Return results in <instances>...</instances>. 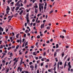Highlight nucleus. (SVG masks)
I'll list each match as a JSON object with an SVG mask.
<instances>
[{"instance_id":"3","label":"nucleus","mask_w":73,"mask_h":73,"mask_svg":"<svg viewBox=\"0 0 73 73\" xmlns=\"http://www.w3.org/2000/svg\"><path fill=\"white\" fill-rule=\"evenodd\" d=\"M30 68L31 69V70L33 71V69H34V66L33 65H31L30 66Z\"/></svg>"},{"instance_id":"46","label":"nucleus","mask_w":73,"mask_h":73,"mask_svg":"<svg viewBox=\"0 0 73 73\" xmlns=\"http://www.w3.org/2000/svg\"><path fill=\"white\" fill-rule=\"evenodd\" d=\"M67 65H66V61L65 63L64 64V66H66Z\"/></svg>"},{"instance_id":"14","label":"nucleus","mask_w":73,"mask_h":73,"mask_svg":"<svg viewBox=\"0 0 73 73\" xmlns=\"http://www.w3.org/2000/svg\"><path fill=\"white\" fill-rule=\"evenodd\" d=\"M15 8V7H13V8L11 9V11L12 12H14V9Z\"/></svg>"},{"instance_id":"60","label":"nucleus","mask_w":73,"mask_h":73,"mask_svg":"<svg viewBox=\"0 0 73 73\" xmlns=\"http://www.w3.org/2000/svg\"><path fill=\"white\" fill-rule=\"evenodd\" d=\"M43 65H44V64L42 63L40 64V66H43Z\"/></svg>"},{"instance_id":"54","label":"nucleus","mask_w":73,"mask_h":73,"mask_svg":"<svg viewBox=\"0 0 73 73\" xmlns=\"http://www.w3.org/2000/svg\"><path fill=\"white\" fill-rule=\"evenodd\" d=\"M7 3L8 4H9L10 3V1H7Z\"/></svg>"},{"instance_id":"43","label":"nucleus","mask_w":73,"mask_h":73,"mask_svg":"<svg viewBox=\"0 0 73 73\" xmlns=\"http://www.w3.org/2000/svg\"><path fill=\"white\" fill-rule=\"evenodd\" d=\"M14 4V2H13L10 3V4L11 5H12V4L13 5Z\"/></svg>"},{"instance_id":"13","label":"nucleus","mask_w":73,"mask_h":73,"mask_svg":"<svg viewBox=\"0 0 73 73\" xmlns=\"http://www.w3.org/2000/svg\"><path fill=\"white\" fill-rule=\"evenodd\" d=\"M44 59H46V58H43L41 59V60L42 61H44Z\"/></svg>"},{"instance_id":"34","label":"nucleus","mask_w":73,"mask_h":73,"mask_svg":"<svg viewBox=\"0 0 73 73\" xmlns=\"http://www.w3.org/2000/svg\"><path fill=\"white\" fill-rule=\"evenodd\" d=\"M32 64H33V63L32 62H30L29 63V64L30 65H32Z\"/></svg>"},{"instance_id":"16","label":"nucleus","mask_w":73,"mask_h":73,"mask_svg":"<svg viewBox=\"0 0 73 73\" xmlns=\"http://www.w3.org/2000/svg\"><path fill=\"white\" fill-rule=\"evenodd\" d=\"M27 0H25L24 1V2L23 3V4H25L27 3Z\"/></svg>"},{"instance_id":"33","label":"nucleus","mask_w":73,"mask_h":73,"mask_svg":"<svg viewBox=\"0 0 73 73\" xmlns=\"http://www.w3.org/2000/svg\"><path fill=\"white\" fill-rule=\"evenodd\" d=\"M33 55H34V56H36V54H35V52H34L33 53Z\"/></svg>"},{"instance_id":"23","label":"nucleus","mask_w":73,"mask_h":73,"mask_svg":"<svg viewBox=\"0 0 73 73\" xmlns=\"http://www.w3.org/2000/svg\"><path fill=\"white\" fill-rule=\"evenodd\" d=\"M3 5H4L5 4V0H3Z\"/></svg>"},{"instance_id":"50","label":"nucleus","mask_w":73,"mask_h":73,"mask_svg":"<svg viewBox=\"0 0 73 73\" xmlns=\"http://www.w3.org/2000/svg\"><path fill=\"white\" fill-rule=\"evenodd\" d=\"M68 66H69V68H70V69L71 68H72V66H71V65H70Z\"/></svg>"},{"instance_id":"19","label":"nucleus","mask_w":73,"mask_h":73,"mask_svg":"<svg viewBox=\"0 0 73 73\" xmlns=\"http://www.w3.org/2000/svg\"><path fill=\"white\" fill-rule=\"evenodd\" d=\"M56 54H57V52H54V57H56Z\"/></svg>"},{"instance_id":"36","label":"nucleus","mask_w":73,"mask_h":73,"mask_svg":"<svg viewBox=\"0 0 73 73\" xmlns=\"http://www.w3.org/2000/svg\"><path fill=\"white\" fill-rule=\"evenodd\" d=\"M19 46L17 45L16 47V49H18V48H19Z\"/></svg>"},{"instance_id":"18","label":"nucleus","mask_w":73,"mask_h":73,"mask_svg":"<svg viewBox=\"0 0 73 73\" xmlns=\"http://www.w3.org/2000/svg\"><path fill=\"white\" fill-rule=\"evenodd\" d=\"M0 30H1L2 32H3V29L1 27H0Z\"/></svg>"},{"instance_id":"17","label":"nucleus","mask_w":73,"mask_h":73,"mask_svg":"<svg viewBox=\"0 0 73 73\" xmlns=\"http://www.w3.org/2000/svg\"><path fill=\"white\" fill-rule=\"evenodd\" d=\"M46 29H50V26L47 27H46Z\"/></svg>"},{"instance_id":"56","label":"nucleus","mask_w":73,"mask_h":73,"mask_svg":"<svg viewBox=\"0 0 73 73\" xmlns=\"http://www.w3.org/2000/svg\"><path fill=\"white\" fill-rule=\"evenodd\" d=\"M24 37H25V38L26 37V34H24Z\"/></svg>"},{"instance_id":"10","label":"nucleus","mask_w":73,"mask_h":73,"mask_svg":"<svg viewBox=\"0 0 73 73\" xmlns=\"http://www.w3.org/2000/svg\"><path fill=\"white\" fill-rule=\"evenodd\" d=\"M23 13V10H21V12L19 13L20 15H21V14H22V13Z\"/></svg>"},{"instance_id":"21","label":"nucleus","mask_w":73,"mask_h":73,"mask_svg":"<svg viewBox=\"0 0 73 73\" xmlns=\"http://www.w3.org/2000/svg\"><path fill=\"white\" fill-rule=\"evenodd\" d=\"M58 48V44H56V48Z\"/></svg>"},{"instance_id":"2","label":"nucleus","mask_w":73,"mask_h":73,"mask_svg":"<svg viewBox=\"0 0 73 73\" xmlns=\"http://www.w3.org/2000/svg\"><path fill=\"white\" fill-rule=\"evenodd\" d=\"M19 69L20 70V72H22V70H23V68H21L19 66L17 69V71L19 72Z\"/></svg>"},{"instance_id":"63","label":"nucleus","mask_w":73,"mask_h":73,"mask_svg":"<svg viewBox=\"0 0 73 73\" xmlns=\"http://www.w3.org/2000/svg\"><path fill=\"white\" fill-rule=\"evenodd\" d=\"M17 51V50H16V49H15L14 50V52H16Z\"/></svg>"},{"instance_id":"37","label":"nucleus","mask_w":73,"mask_h":73,"mask_svg":"<svg viewBox=\"0 0 73 73\" xmlns=\"http://www.w3.org/2000/svg\"><path fill=\"white\" fill-rule=\"evenodd\" d=\"M9 11L8 10H7V11H6L7 14H8V13H9Z\"/></svg>"},{"instance_id":"40","label":"nucleus","mask_w":73,"mask_h":73,"mask_svg":"<svg viewBox=\"0 0 73 73\" xmlns=\"http://www.w3.org/2000/svg\"><path fill=\"white\" fill-rule=\"evenodd\" d=\"M45 68H48V65H46L45 66Z\"/></svg>"},{"instance_id":"32","label":"nucleus","mask_w":73,"mask_h":73,"mask_svg":"<svg viewBox=\"0 0 73 73\" xmlns=\"http://www.w3.org/2000/svg\"><path fill=\"white\" fill-rule=\"evenodd\" d=\"M17 42L18 43L20 42V40L19 39H17Z\"/></svg>"},{"instance_id":"22","label":"nucleus","mask_w":73,"mask_h":73,"mask_svg":"<svg viewBox=\"0 0 73 73\" xmlns=\"http://www.w3.org/2000/svg\"><path fill=\"white\" fill-rule=\"evenodd\" d=\"M49 59H47L45 61V62H49Z\"/></svg>"},{"instance_id":"44","label":"nucleus","mask_w":73,"mask_h":73,"mask_svg":"<svg viewBox=\"0 0 73 73\" xmlns=\"http://www.w3.org/2000/svg\"><path fill=\"white\" fill-rule=\"evenodd\" d=\"M21 58V59L20 62H22L23 60V58L21 59V58Z\"/></svg>"},{"instance_id":"11","label":"nucleus","mask_w":73,"mask_h":73,"mask_svg":"<svg viewBox=\"0 0 73 73\" xmlns=\"http://www.w3.org/2000/svg\"><path fill=\"white\" fill-rule=\"evenodd\" d=\"M35 69H37V65L36 64H35Z\"/></svg>"},{"instance_id":"62","label":"nucleus","mask_w":73,"mask_h":73,"mask_svg":"<svg viewBox=\"0 0 73 73\" xmlns=\"http://www.w3.org/2000/svg\"><path fill=\"white\" fill-rule=\"evenodd\" d=\"M50 41L51 42H53V39H51L50 40Z\"/></svg>"},{"instance_id":"52","label":"nucleus","mask_w":73,"mask_h":73,"mask_svg":"<svg viewBox=\"0 0 73 73\" xmlns=\"http://www.w3.org/2000/svg\"><path fill=\"white\" fill-rule=\"evenodd\" d=\"M56 67H55L53 69V70H54V72L56 71Z\"/></svg>"},{"instance_id":"42","label":"nucleus","mask_w":73,"mask_h":73,"mask_svg":"<svg viewBox=\"0 0 73 73\" xmlns=\"http://www.w3.org/2000/svg\"><path fill=\"white\" fill-rule=\"evenodd\" d=\"M23 5H23V3H21V5L20 6L21 7H23Z\"/></svg>"},{"instance_id":"47","label":"nucleus","mask_w":73,"mask_h":73,"mask_svg":"<svg viewBox=\"0 0 73 73\" xmlns=\"http://www.w3.org/2000/svg\"><path fill=\"white\" fill-rule=\"evenodd\" d=\"M68 66H69L70 65H70V62H69L68 63Z\"/></svg>"},{"instance_id":"27","label":"nucleus","mask_w":73,"mask_h":73,"mask_svg":"<svg viewBox=\"0 0 73 73\" xmlns=\"http://www.w3.org/2000/svg\"><path fill=\"white\" fill-rule=\"evenodd\" d=\"M19 34H17L16 35V37H17V38H19Z\"/></svg>"},{"instance_id":"45","label":"nucleus","mask_w":73,"mask_h":73,"mask_svg":"<svg viewBox=\"0 0 73 73\" xmlns=\"http://www.w3.org/2000/svg\"><path fill=\"white\" fill-rule=\"evenodd\" d=\"M24 65L25 68H27V65H26V64H24Z\"/></svg>"},{"instance_id":"6","label":"nucleus","mask_w":73,"mask_h":73,"mask_svg":"<svg viewBox=\"0 0 73 73\" xmlns=\"http://www.w3.org/2000/svg\"><path fill=\"white\" fill-rule=\"evenodd\" d=\"M44 24H45L44 23H43V24H42L41 26H40V28L42 29V28H44Z\"/></svg>"},{"instance_id":"30","label":"nucleus","mask_w":73,"mask_h":73,"mask_svg":"<svg viewBox=\"0 0 73 73\" xmlns=\"http://www.w3.org/2000/svg\"><path fill=\"white\" fill-rule=\"evenodd\" d=\"M38 45V42H37L36 43V46H37Z\"/></svg>"},{"instance_id":"20","label":"nucleus","mask_w":73,"mask_h":73,"mask_svg":"<svg viewBox=\"0 0 73 73\" xmlns=\"http://www.w3.org/2000/svg\"><path fill=\"white\" fill-rule=\"evenodd\" d=\"M59 63H60V62H59L58 63V64H57L58 69L59 68Z\"/></svg>"},{"instance_id":"35","label":"nucleus","mask_w":73,"mask_h":73,"mask_svg":"<svg viewBox=\"0 0 73 73\" xmlns=\"http://www.w3.org/2000/svg\"><path fill=\"white\" fill-rule=\"evenodd\" d=\"M55 60H56V62H57L58 61V60L57 59V58H55Z\"/></svg>"},{"instance_id":"28","label":"nucleus","mask_w":73,"mask_h":73,"mask_svg":"<svg viewBox=\"0 0 73 73\" xmlns=\"http://www.w3.org/2000/svg\"><path fill=\"white\" fill-rule=\"evenodd\" d=\"M11 48L12 47H9L7 48V49L9 50H10V49H11Z\"/></svg>"},{"instance_id":"58","label":"nucleus","mask_w":73,"mask_h":73,"mask_svg":"<svg viewBox=\"0 0 73 73\" xmlns=\"http://www.w3.org/2000/svg\"><path fill=\"white\" fill-rule=\"evenodd\" d=\"M46 54V52H45L44 53H43V56H45Z\"/></svg>"},{"instance_id":"48","label":"nucleus","mask_w":73,"mask_h":73,"mask_svg":"<svg viewBox=\"0 0 73 73\" xmlns=\"http://www.w3.org/2000/svg\"><path fill=\"white\" fill-rule=\"evenodd\" d=\"M26 17H28L29 16V13H28L26 15Z\"/></svg>"},{"instance_id":"39","label":"nucleus","mask_w":73,"mask_h":73,"mask_svg":"<svg viewBox=\"0 0 73 73\" xmlns=\"http://www.w3.org/2000/svg\"><path fill=\"white\" fill-rule=\"evenodd\" d=\"M40 38V36L39 35H38L37 36V38Z\"/></svg>"},{"instance_id":"51","label":"nucleus","mask_w":73,"mask_h":73,"mask_svg":"<svg viewBox=\"0 0 73 73\" xmlns=\"http://www.w3.org/2000/svg\"><path fill=\"white\" fill-rule=\"evenodd\" d=\"M41 8H42V11H43V9L44 8V7H43V6H42L41 7Z\"/></svg>"},{"instance_id":"41","label":"nucleus","mask_w":73,"mask_h":73,"mask_svg":"<svg viewBox=\"0 0 73 73\" xmlns=\"http://www.w3.org/2000/svg\"><path fill=\"white\" fill-rule=\"evenodd\" d=\"M42 19V16H41L39 18V19L40 20H41V19Z\"/></svg>"},{"instance_id":"24","label":"nucleus","mask_w":73,"mask_h":73,"mask_svg":"<svg viewBox=\"0 0 73 73\" xmlns=\"http://www.w3.org/2000/svg\"><path fill=\"white\" fill-rule=\"evenodd\" d=\"M19 9V7H16V8L15 9L16 11H18V9Z\"/></svg>"},{"instance_id":"1","label":"nucleus","mask_w":73,"mask_h":73,"mask_svg":"<svg viewBox=\"0 0 73 73\" xmlns=\"http://www.w3.org/2000/svg\"><path fill=\"white\" fill-rule=\"evenodd\" d=\"M28 42H25V41L22 45V47H24V45H25V46H27V45H28Z\"/></svg>"},{"instance_id":"5","label":"nucleus","mask_w":73,"mask_h":73,"mask_svg":"<svg viewBox=\"0 0 73 73\" xmlns=\"http://www.w3.org/2000/svg\"><path fill=\"white\" fill-rule=\"evenodd\" d=\"M16 5L19 7H20L21 6L20 5V2L19 1H18L17 3L16 4Z\"/></svg>"},{"instance_id":"29","label":"nucleus","mask_w":73,"mask_h":73,"mask_svg":"<svg viewBox=\"0 0 73 73\" xmlns=\"http://www.w3.org/2000/svg\"><path fill=\"white\" fill-rule=\"evenodd\" d=\"M2 48H3V45H1L0 46V49H2Z\"/></svg>"},{"instance_id":"61","label":"nucleus","mask_w":73,"mask_h":73,"mask_svg":"<svg viewBox=\"0 0 73 73\" xmlns=\"http://www.w3.org/2000/svg\"><path fill=\"white\" fill-rule=\"evenodd\" d=\"M73 69H71V70H70V72H73Z\"/></svg>"},{"instance_id":"12","label":"nucleus","mask_w":73,"mask_h":73,"mask_svg":"<svg viewBox=\"0 0 73 73\" xmlns=\"http://www.w3.org/2000/svg\"><path fill=\"white\" fill-rule=\"evenodd\" d=\"M64 52H63L62 53V57H64Z\"/></svg>"},{"instance_id":"64","label":"nucleus","mask_w":73,"mask_h":73,"mask_svg":"<svg viewBox=\"0 0 73 73\" xmlns=\"http://www.w3.org/2000/svg\"><path fill=\"white\" fill-rule=\"evenodd\" d=\"M56 52H58L59 51H60V49H58L56 50Z\"/></svg>"},{"instance_id":"53","label":"nucleus","mask_w":73,"mask_h":73,"mask_svg":"<svg viewBox=\"0 0 73 73\" xmlns=\"http://www.w3.org/2000/svg\"><path fill=\"white\" fill-rule=\"evenodd\" d=\"M63 31L64 32H65V33H66V30H63Z\"/></svg>"},{"instance_id":"26","label":"nucleus","mask_w":73,"mask_h":73,"mask_svg":"<svg viewBox=\"0 0 73 73\" xmlns=\"http://www.w3.org/2000/svg\"><path fill=\"white\" fill-rule=\"evenodd\" d=\"M59 64L60 65H62V62H60Z\"/></svg>"},{"instance_id":"59","label":"nucleus","mask_w":73,"mask_h":73,"mask_svg":"<svg viewBox=\"0 0 73 73\" xmlns=\"http://www.w3.org/2000/svg\"><path fill=\"white\" fill-rule=\"evenodd\" d=\"M2 62H3L4 63V64H5V61L4 60H3L2 61Z\"/></svg>"},{"instance_id":"9","label":"nucleus","mask_w":73,"mask_h":73,"mask_svg":"<svg viewBox=\"0 0 73 73\" xmlns=\"http://www.w3.org/2000/svg\"><path fill=\"white\" fill-rule=\"evenodd\" d=\"M13 15H12V16H9L8 17V19H9V18H10V17H11L10 18H11V19H12V17H13Z\"/></svg>"},{"instance_id":"25","label":"nucleus","mask_w":73,"mask_h":73,"mask_svg":"<svg viewBox=\"0 0 73 73\" xmlns=\"http://www.w3.org/2000/svg\"><path fill=\"white\" fill-rule=\"evenodd\" d=\"M7 8L6 9L7 10H10V9H9V6H7Z\"/></svg>"},{"instance_id":"49","label":"nucleus","mask_w":73,"mask_h":73,"mask_svg":"<svg viewBox=\"0 0 73 73\" xmlns=\"http://www.w3.org/2000/svg\"><path fill=\"white\" fill-rule=\"evenodd\" d=\"M52 13H53V11L52 10L49 13H50V14Z\"/></svg>"},{"instance_id":"31","label":"nucleus","mask_w":73,"mask_h":73,"mask_svg":"<svg viewBox=\"0 0 73 73\" xmlns=\"http://www.w3.org/2000/svg\"><path fill=\"white\" fill-rule=\"evenodd\" d=\"M36 73H40V71L39 70H37L36 71Z\"/></svg>"},{"instance_id":"8","label":"nucleus","mask_w":73,"mask_h":73,"mask_svg":"<svg viewBox=\"0 0 73 73\" xmlns=\"http://www.w3.org/2000/svg\"><path fill=\"white\" fill-rule=\"evenodd\" d=\"M25 32L26 33H29V31L28 29H27L25 31Z\"/></svg>"},{"instance_id":"57","label":"nucleus","mask_w":73,"mask_h":73,"mask_svg":"<svg viewBox=\"0 0 73 73\" xmlns=\"http://www.w3.org/2000/svg\"><path fill=\"white\" fill-rule=\"evenodd\" d=\"M42 58V56H39V59H41V58Z\"/></svg>"},{"instance_id":"55","label":"nucleus","mask_w":73,"mask_h":73,"mask_svg":"<svg viewBox=\"0 0 73 73\" xmlns=\"http://www.w3.org/2000/svg\"><path fill=\"white\" fill-rule=\"evenodd\" d=\"M29 19V18L28 17H26V20Z\"/></svg>"},{"instance_id":"15","label":"nucleus","mask_w":73,"mask_h":73,"mask_svg":"<svg viewBox=\"0 0 73 73\" xmlns=\"http://www.w3.org/2000/svg\"><path fill=\"white\" fill-rule=\"evenodd\" d=\"M13 54L12 53V52H11L10 54V56H9V57H12L13 56Z\"/></svg>"},{"instance_id":"7","label":"nucleus","mask_w":73,"mask_h":73,"mask_svg":"<svg viewBox=\"0 0 73 73\" xmlns=\"http://www.w3.org/2000/svg\"><path fill=\"white\" fill-rule=\"evenodd\" d=\"M38 11V10L37 9H36V8H35V13H37Z\"/></svg>"},{"instance_id":"38","label":"nucleus","mask_w":73,"mask_h":73,"mask_svg":"<svg viewBox=\"0 0 73 73\" xmlns=\"http://www.w3.org/2000/svg\"><path fill=\"white\" fill-rule=\"evenodd\" d=\"M34 7H35V8H38V6H37V5H36L34 6Z\"/></svg>"},{"instance_id":"4","label":"nucleus","mask_w":73,"mask_h":73,"mask_svg":"<svg viewBox=\"0 0 73 73\" xmlns=\"http://www.w3.org/2000/svg\"><path fill=\"white\" fill-rule=\"evenodd\" d=\"M41 3H39V11L40 12L41 11Z\"/></svg>"}]
</instances>
